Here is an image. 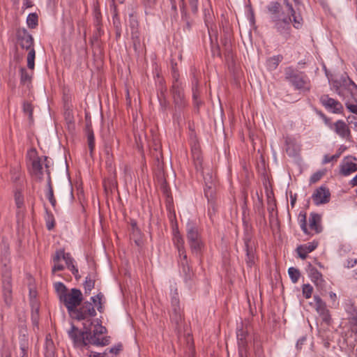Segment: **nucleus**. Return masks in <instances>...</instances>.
I'll list each match as a JSON object with an SVG mask.
<instances>
[{
    "label": "nucleus",
    "mask_w": 357,
    "mask_h": 357,
    "mask_svg": "<svg viewBox=\"0 0 357 357\" xmlns=\"http://www.w3.org/2000/svg\"><path fill=\"white\" fill-rule=\"evenodd\" d=\"M83 326L84 331L79 330L73 324L70 329L68 331V336L75 347H82L89 344L103 346L107 344V339L102 336L106 328L98 321L94 325L93 334L91 332V326L87 323H83Z\"/></svg>",
    "instance_id": "obj_1"
},
{
    "label": "nucleus",
    "mask_w": 357,
    "mask_h": 357,
    "mask_svg": "<svg viewBox=\"0 0 357 357\" xmlns=\"http://www.w3.org/2000/svg\"><path fill=\"white\" fill-rule=\"evenodd\" d=\"M91 301H86L83 303L82 307L75 311V317L78 320H84V323H87L89 326L93 324L91 318L96 315L95 307L98 312L103 311L104 295L100 292L96 296L91 297Z\"/></svg>",
    "instance_id": "obj_2"
},
{
    "label": "nucleus",
    "mask_w": 357,
    "mask_h": 357,
    "mask_svg": "<svg viewBox=\"0 0 357 357\" xmlns=\"http://www.w3.org/2000/svg\"><path fill=\"white\" fill-rule=\"evenodd\" d=\"M17 45L22 49L29 51L27 56V67L33 70L35 66L36 52L32 36L24 28H20L16 31Z\"/></svg>",
    "instance_id": "obj_3"
},
{
    "label": "nucleus",
    "mask_w": 357,
    "mask_h": 357,
    "mask_svg": "<svg viewBox=\"0 0 357 357\" xmlns=\"http://www.w3.org/2000/svg\"><path fill=\"white\" fill-rule=\"evenodd\" d=\"M285 79L294 88L301 93H307L311 88L310 80L303 72H300L292 67L284 70Z\"/></svg>",
    "instance_id": "obj_4"
},
{
    "label": "nucleus",
    "mask_w": 357,
    "mask_h": 357,
    "mask_svg": "<svg viewBox=\"0 0 357 357\" xmlns=\"http://www.w3.org/2000/svg\"><path fill=\"white\" fill-rule=\"evenodd\" d=\"M30 165V172L37 179L41 180L43 176L44 166L47 168V165L44 164L47 160L46 157H38L35 149H31L28 153Z\"/></svg>",
    "instance_id": "obj_5"
},
{
    "label": "nucleus",
    "mask_w": 357,
    "mask_h": 357,
    "mask_svg": "<svg viewBox=\"0 0 357 357\" xmlns=\"http://www.w3.org/2000/svg\"><path fill=\"white\" fill-rule=\"evenodd\" d=\"M82 299L81 291L73 288L70 291H68L65 295H63L60 301L63 303L69 312H75V309L80 305Z\"/></svg>",
    "instance_id": "obj_6"
},
{
    "label": "nucleus",
    "mask_w": 357,
    "mask_h": 357,
    "mask_svg": "<svg viewBox=\"0 0 357 357\" xmlns=\"http://www.w3.org/2000/svg\"><path fill=\"white\" fill-rule=\"evenodd\" d=\"M291 17L292 16L290 13L285 14L284 11L280 12L278 15L272 16V20L275 23L277 31L286 38L290 35V23L293 22Z\"/></svg>",
    "instance_id": "obj_7"
},
{
    "label": "nucleus",
    "mask_w": 357,
    "mask_h": 357,
    "mask_svg": "<svg viewBox=\"0 0 357 357\" xmlns=\"http://www.w3.org/2000/svg\"><path fill=\"white\" fill-rule=\"evenodd\" d=\"M187 237L191 249L195 252L201 250L202 242L197 227L192 222L187 223Z\"/></svg>",
    "instance_id": "obj_8"
},
{
    "label": "nucleus",
    "mask_w": 357,
    "mask_h": 357,
    "mask_svg": "<svg viewBox=\"0 0 357 357\" xmlns=\"http://www.w3.org/2000/svg\"><path fill=\"white\" fill-rule=\"evenodd\" d=\"M238 345V352L241 357H247L248 344L251 341V336L248 334L247 328H238L236 332Z\"/></svg>",
    "instance_id": "obj_9"
},
{
    "label": "nucleus",
    "mask_w": 357,
    "mask_h": 357,
    "mask_svg": "<svg viewBox=\"0 0 357 357\" xmlns=\"http://www.w3.org/2000/svg\"><path fill=\"white\" fill-rule=\"evenodd\" d=\"M357 158L352 155L345 156L339 165V174L348 176L357 171Z\"/></svg>",
    "instance_id": "obj_10"
},
{
    "label": "nucleus",
    "mask_w": 357,
    "mask_h": 357,
    "mask_svg": "<svg viewBox=\"0 0 357 357\" xmlns=\"http://www.w3.org/2000/svg\"><path fill=\"white\" fill-rule=\"evenodd\" d=\"M320 102L328 111L332 113L341 114L342 112V105L339 101L329 97L328 95L321 96Z\"/></svg>",
    "instance_id": "obj_11"
},
{
    "label": "nucleus",
    "mask_w": 357,
    "mask_h": 357,
    "mask_svg": "<svg viewBox=\"0 0 357 357\" xmlns=\"http://www.w3.org/2000/svg\"><path fill=\"white\" fill-rule=\"evenodd\" d=\"M312 198L315 205L326 204L330 201V190L325 186H321L315 190Z\"/></svg>",
    "instance_id": "obj_12"
},
{
    "label": "nucleus",
    "mask_w": 357,
    "mask_h": 357,
    "mask_svg": "<svg viewBox=\"0 0 357 357\" xmlns=\"http://www.w3.org/2000/svg\"><path fill=\"white\" fill-rule=\"evenodd\" d=\"M172 93L174 103L178 107H183L185 105V94L181 82L172 84Z\"/></svg>",
    "instance_id": "obj_13"
},
{
    "label": "nucleus",
    "mask_w": 357,
    "mask_h": 357,
    "mask_svg": "<svg viewBox=\"0 0 357 357\" xmlns=\"http://www.w3.org/2000/svg\"><path fill=\"white\" fill-rule=\"evenodd\" d=\"M333 129L335 133L342 139L351 140V135L347 124L342 120H338L333 124Z\"/></svg>",
    "instance_id": "obj_14"
},
{
    "label": "nucleus",
    "mask_w": 357,
    "mask_h": 357,
    "mask_svg": "<svg viewBox=\"0 0 357 357\" xmlns=\"http://www.w3.org/2000/svg\"><path fill=\"white\" fill-rule=\"evenodd\" d=\"M245 252H246V263L251 266L255 261V251L254 243L251 241V238L247 235L244 238Z\"/></svg>",
    "instance_id": "obj_15"
},
{
    "label": "nucleus",
    "mask_w": 357,
    "mask_h": 357,
    "mask_svg": "<svg viewBox=\"0 0 357 357\" xmlns=\"http://www.w3.org/2000/svg\"><path fill=\"white\" fill-rule=\"evenodd\" d=\"M284 4L286 6V11L288 13H290L293 18V26L294 28L298 29L301 28L303 25V18L301 15H296L295 10L294 9L292 5L289 3L288 0L283 1Z\"/></svg>",
    "instance_id": "obj_16"
},
{
    "label": "nucleus",
    "mask_w": 357,
    "mask_h": 357,
    "mask_svg": "<svg viewBox=\"0 0 357 357\" xmlns=\"http://www.w3.org/2000/svg\"><path fill=\"white\" fill-rule=\"evenodd\" d=\"M172 305L173 307V311L170 315L171 319L172 321H174L176 324H179V323L182 321L183 314L179 305V301L177 298H172Z\"/></svg>",
    "instance_id": "obj_17"
},
{
    "label": "nucleus",
    "mask_w": 357,
    "mask_h": 357,
    "mask_svg": "<svg viewBox=\"0 0 357 357\" xmlns=\"http://www.w3.org/2000/svg\"><path fill=\"white\" fill-rule=\"evenodd\" d=\"M318 246V243L315 241L310 242L304 245H299L296 250L299 257L303 259H306L307 255L314 251Z\"/></svg>",
    "instance_id": "obj_18"
},
{
    "label": "nucleus",
    "mask_w": 357,
    "mask_h": 357,
    "mask_svg": "<svg viewBox=\"0 0 357 357\" xmlns=\"http://www.w3.org/2000/svg\"><path fill=\"white\" fill-rule=\"evenodd\" d=\"M64 256V250H56L54 255L52 257V261L54 265L52 266V271L53 273L56 271H62L64 268L63 265L61 263V260L63 259V257Z\"/></svg>",
    "instance_id": "obj_19"
},
{
    "label": "nucleus",
    "mask_w": 357,
    "mask_h": 357,
    "mask_svg": "<svg viewBox=\"0 0 357 357\" xmlns=\"http://www.w3.org/2000/svg\"><path fill=\"white\" fill-rule=\"evenodd\" d=\"M321 218L319 214L311 213L309 218L310 229L315 233H320L322 230L321 225Z\"/></svg>",
    "instance_id": "obj_20"
},
{
    "label": "nucleus",
    "mask_w": 357,
    "mask_h": 357,
    "mask_svg": "<svg viewBox=\"0 0 357 357\" xmlns=\"http://www.w3.org/2000/svg\"><path fill=\"white\" fill-rule=\"evenodd\" d=\"M285 144L286 152L289 155L293 156L298 154L300 151V146L295 139L287 137L285 139Z\"/></svg>",
    "instance_id": "obj_21"
},
{
    "label": "nucleus",
    "mask_w": 357,
    "mask_h": 357,
    "mask_svg": "<svg viewBox=\"0 0 357 357\" xmlns=\"http://www.w3.org/2000/svg\"><path fill=\"white\" fill-rule=\"evenodd\" d=\"M129 26L131 29V36L134 45L136 46L137 43H139V32L138 29V22L134 19L132 15L130 16Z\"/></svg>",
    "instance_id": "obj_22"
},
{
    "label": "nucleus",
    "mask_w": 357,
    "mask_h": 357,
    "mask_svg": "<svg viewBox=\"0 0 357 357\" xmlns=\"http://www.w3.org/2000/svg\"><path fill=\"white\" fill-rule=\"evenodd\" d=\"M44 349V354L45 357H54V342L50 335L46 336Z\"/></svg>",
    "instance_id": "obj_23"
},
{
    "label": "nucleus",
    "mask_w": 357,
    "mask_h": 357,
    "mask_svg": "<svg viewBox=\"0 0 357 357\" xmlns=\"http://www.w3.org/2000/svg\"><path fill=\"white\" fill-rule=\"evenodd\" d=\"M62 260L65 261L68 268L72 273L76 276L78 274V269L74 265V259L71 257L70 255L64 252V256Z\"/></svg>",
    "instance_id": "obj_24"
},
{
    "label": "nucleus",
    "mask_w": 357,
    "mask_h": 357,
    "mask_svg": "<svg viewBox=\"0 0 357 357\" xmlns=\"http://www.w3.org/2000/svg\"><path fill=\"white\" fill-rule=\"evenodd\" d=\"M282 56L280 55L274 56L269 58L266 61V66L269 70H274L277 68L279 63L282 61Z\"/></svg>",
    "instance_id": "obj_25"
},
{
    "label": "nucleus",
    "mask_w": 357,
    "mask_h": 357,
    "mask_svg": "<svg viewBox=\"0 0 357 357\" xmlns=\"http://www.w3.org/2000/svg\"><path fill=\"white\" fill-rule=\"evenodd\" d=\"M316 310L317 311L322 315L327 314L328 310L326 309V306L325 303L317 296L314 297Z\"/></svg>",
    "instance_id": "obj_26"
},
{
    "label": "nucleus",
    "mask_w": 357,
    "mask_h": 357,
    "mask_svg": "<svg viewBox=\"0 0 357 357\" xmlns=\"http://www.w3.org/2000/svg\"><path fill=\"white\" fill-rule=\"evenodd\" d=\"M345 310L349 314V319H351L352 322L356 324L357 326V309L352 304L349 303L347 305Z\"/></svg>",
    "instance_id": "obj_27"
},
{
    "label": "nucleus",
    "mask_w": 357,
    "mask_h": 357,
    "mask_svg": "<svg viewBox=\"0 0 357 357\" xmlns=\"http://www.w3.org/2000/svg\"><path fill=\"white\" fill-rule=\"evenodd\" d=\"M46 172H47V174H48V181H47V186H48V189H47V198L49 199L50 204H52V206L53 207H54L56 206V199L54 197V192H53V189H52V185H51V180H50V172H48V170L47 169Z\"/></svg>",
    "instance_id": "obj_28"
},
{
    "label": "nucleus",
    "mask_w": 357,
    "mask_h": 357,
    "mask_svg": "<svg viewBox=\"0 0 357 357\" xmlns=\"http://www.w3.org/2000/svg\"><path fill=\"white\" fill-rule=\"evenodd\" d=\"M94 285L95 281L90 276H87L84 283L85 294H90L91 290L94 288Z\"/></svg>",
    "instance_id": "obj_29"
},
{
    "label": "nucleus",
    "mask_w": 357,
    "mask_h": 357,
    "mask_svg": "<svg viewBox=\"0 0 357 357\" xmlns=\"http://www.w3.org/2000/svg\"><path fill=\"white\" fill-rule=\"evenodd\" d=\"M54 286L60 300L62 298V296L65 295L68 291L67 288L63 283L60 282L54 283Z\"/></svg>",
    "instance_id": "obj_30"
},
{
    "label": "nucleus",
    "mask_w": 357,
    "mask_h": 357,
    "mask_svg": "<svg viewBox=\"0 0 357 357\" xmlns=\"http://www.w3.org/2000/svg\"><path fill=\"white\" fill-rule=\"evenodd\" d=\"M268 12L272 16H275L280 14V4L278 2H271L268 6Z\"/></svg>",
    "instance_id": "obj_31"
},
{
    "label": "nucleus",
    "mask_w": 357,
    "mask_h": 357,
    "mask_svg": "<svg viewBox=\"0 0 357 357\" xmlns=\"http://www.w3.org/2000/svg\"><path fill=\"white\" fill-rule=\"evenodd\" d=\"M344 85L353 96H357V85L351 79L344 80Z\"/></svg>",
    "instance_id": "obj_32"
},
{
    "label": "nucleus",
    "mask_w": 357,
    "mask_h": 357,
    "mask_svg": "<svg viewBox=\"0 0 357 357\" xmlns=\"http://www.w3.org/2000/svg\"><path fill=\"white\" fill-rule=\"evenodd\" d=\"M288 273H289V275L291 281L294 283H296L298 282V280L300 278V272L297 268H296L294 267H290L288 269Z\"/></svg>",
    "instance_id": "obj_33"
},
{
    "label": "nucleus",
    "mask_w": 357,
    "mask_h": 357,
    "mask_svg": "<svg viewBox=\"0 0 357 357\" xmlns=\"http://www.w3.org/2000/svg\"><path fill=\"white\" fill-rule=\"evenodd\" d=\"M173 241L177 248L179 247H183L184 241L178 231H174Z\"/></svg>",
    "instance_id": "obj_34"
},
{
    "label": "nucleus",
    "mask_w": 357,
    "mask_h": 357,
    "mask_svg": "<svg viewBox=\"0 0 357 357\" xmlns=\"http://www.w3.org/2000/svg\"><path fill=\"white\" fill-rule=\"evenodd\" d=\"M27 24L31 28H34L38 24V17L36 14H29L26 19Z\"/></svg>",
    "instance_id": "obj_35"
},
{
    "label": "nucleus",
    "mask_w": 357,
    "mask_h": 357,
    "mask_svg": "<svg viewBox=\"0 0 357 357\" xmlns=\"http://www.w3.org/2000/svg\"><path fill=\"white\" fill-rule=\"evenodd\" d=\"M302 291H303V296L305 298H310L312 296L313 288L310 284H303V286Z\"/></svg>",
    "instance_id": "obj_36"
},
{
    "label": "nucleus",
    "mask_w": 357,
    "mask_h": 357,
    "mask_svg": "<svg viewBox=\"0 0 357 357\" xmlns=\"http://www.w3.org/2000/svg\"><path fill=\"white\" fill-rule=\"evenodd\" d=\"M192 154L193 159L196 160V165L197 164H201V156L199 150V148L195 144L192 147Z\"/></svg>",
    "instance_id": "obj_37"
},
{
    "label": "nucleus",
    "mask_w": 357,
    "mask_h": 357,
    "mask_svg": "<svg viewBox=\"0 0 357 357\" xmlns=\"http://www.w3.org/2000/svg\"><path fill=\"white\" fill-rule=\"evenodd\" d=\"M177 250L179 257L181 259V262L182 265L184 266L185 264H187V255L184 247H179L177 248Z\"/></svg>",
    "instance_id": "obj_38"
},
{
    "label": "nucleus",
    "mask_w": 357,
    "mask_h": 357,
    "mask_svg": "<svg viewBox=\"0 0 357 357\" xmlns=\"http://www.w3.org/2000/svg\"><path fill=\"white\" fill-rule=\"evenodd\" d=\"M15 200L17 207L20 209L24 204V197L20 192H16L15 195Z\"/></svg>",
    "instance_id": "obj_39"
},
{
    "label": "nucleus",
    "mask_w": 357,
    "mask_h": 357,
    "mask_svg": "<svg viewBox=\"0 0 357 357\" xmlns=\"http://www.w3.org/2000/svg\"><path fill=\"white\" fill-rule=\"evenodd\" d=\"M20 76H21V82L23 83L29 82L31 79V75L26 71V70L24 68H21V70H20Z\"/></svg>",
    "instance_id": "obj_40"
},
{
    "label": "nucleus",
    "mask_w": 357,
    "mask_h": 357,
    "mask_svg": "<svg viewBox=\"0 0 357 357\" xmlns=\"http://www.w3.org/2000/svg\"><path fill=\"white\" fill-rule=\"evenodd\" d=\"M340 154L341 153L340 152L339 153L335 154L333 155H325L324 156L322 163L327 164L333 160H336L340 156Z\"/></svg>",
    "instance_id": "obj_41"
},
{
    "label": "nucleus",
    "mask_w": 357,
    "mask_h": 357,
    "mask_svg": "<svg viewBox=\"0 0 357 357\" xmlns=\"http://www.w3.org/2000/svg\"><path fill=\"white\" fill-rule=\"evenodd\" d=\"M300 226L303 231L305 234H310V233L308 231L307 228V224H306V216L305 215H303L302 216H300Z\"/></svg>",
    "instance_id": "obj_42"
},
{
    "label": "nucleus",
    "mask_w": 357,
    "mask_h": 357,
    "mask_svg": "<svg viewBox=\"0 0 357 357\" xmlns=\"http://www.w3.org/2000/svg\"><path fill=\"white\" fill-rule=\"evenodd\" d=\"M121 350V346H115L112 348L107 349L105 351L108 353L109 357H114Z\"/></svg>",
    "instance_id": "obj_43"
},
{
    "label": "nucleus",
    "mask_w": 357,
    "mask_h": 357,
    "mask_svg": "<svg viewBox=\"0 0 357 357\" xmlns=\"http://www.w3.org/2000/svg\"><path fill=\"white\" fill-rule=\"evenodd\" d=\"M310 275L313 281H318L321 279V274L315 268L310 269Z\"/></svg>",
    "instance_id": "obj_44"
},
{
    "label": "nucleus",
    "mask_w": 357,
    "mask_h": 357,
    "mask_svg": "<svg viewBox=\"0 0 357 357\" xmlns=\"http://www.w3.org/2000/svg\"><path fill=\"white\" fill-rule=\"evenodd\" d=\"M20 357H29V351H28V345L26 343L21 344L20 346Z\"/></svg>",
    "instance_id": "obj_45"
},
{
    "label": "nucleus",
    "mask_w": 357,
    "mask_h": 357,
    "mask_svg": "<svg viewBox=\"0 0 357 357\" xmlns=\"http://www.w3.org/2000/svg\"><path fill=\"white\" fill-rule=\"evenodd\" d=\"M23 110L25 114H28L29 118L32 116V106L30 103L25 102L23 105Z\"/></svg>",
    "instance_id": "obj_46"
},
{
    "label": "nucleus",
    "mask_w": 357,
    "mask_h": 357,
    "mask_svg": "<svg viewBox=\"0 0 357 357\" xmlns=\"http://www.w3.org/2000/svg\"><path fill=\"white\" fill-rule=\"evenodd\" d=\"M322 176H323V174L319 172L313 174L310 178V183H314L317 182L318 181H319L321 179Z\"/></svg>",
    "instance_id": "obj_47"
},
{
    "label": "nucleus",
    "mask_w": 357,
    "mask_h": 357,
    "mask_svg": "<svg viewBox=\"0 0 357 357\" xmlns=\"http://www.w3.org/2000/svg\"><path fill=\"white\" fill-rule=\"evenodd\" d=\"M346 107L349 109V112L357 114V104L347 102Z\"/></svg>",
    "instance_id": "obj_48"
},
{
    "label": "nucleus",
    "mask_w": 357,
    "mask_h": 357,
    "mask_svg": "<svg viewBox=\"0 0 357 357\" xmlns=\"http://www.w3.org/2000/svg\"><path fill=\"white\" fill-rule=\"evenodd\" d=\"M191 10L193 13H197L198 10V0H189Z\"/></svg>",
    "instance_id": "obj_49"
},
{
    "label": "nucleus",
    "mask_w": 357,
    "mask_h": 357,
    "mask_svg": "<svg viewBox=\"0 0 357 357\" xmlns=\"http://www.w3.org/2000/svg\"><path fill=\"white\" fill-rule=\"evenodd\" d=\"M88 141H89V147L91 152L94 148V137H93V134H91L89 135Z\"/></svg>",
    "instance_id": "obj_50"
},
{
    "label": "nucleus",
    "mask_w": 357,
    "mask_h": 357,
    "mask_svg": "<svg viewBox=\"0 0 357 357\" xmlns=\"http://www.w3.org/2000/svg\"><path fill=\"white\" fill-rule=\"evenodd\" d=\"M357 264V259H349L347 261L345 266L347 268H352Z\"/></svg>",
    "instance_id": "obj_51"
},
{
    "label": "nucleus",
    "mask_w": 357,
    "mask_h": 357,
    "mask_svg": "<svg viewBox=\"0 0 357 357\" xmlns=\"http://www.w3.org/2000/svg\"><path fill=\"white\" fill-rule=\"evenodd\" d=\"M89 357H109L108 353L107 351H105L104 353H97V352H92Z\"/></svg>",
    "instance_id": "obj_52"
},
{
    "label": "nucleus",
    "mask_w": 357,
    "mask_h": 357,
    "mask_svg": "<svg viewBox=\"0 0 357 357\" xmlns=\"http://www.w3.org/2000/svg\"><path fill=\"white\" fill-rule=\"evenodd\" d=\"M10 293H11V289H10V287L8 286L7 287H5V296H6L5 300L7 303H10Z\"/></svg>",
    "instance_id": "obj_53"
},
{
    "label": "nucleus",
    "mask_w": 357,
    "mask_h": 357,
    "mask_svg": "<svg viewBox=\"0 0 357 357\" xmlns=\"http://www.w3.org/2000/svg\"><path fill=\"white\" fill-rule=\"evenodd\" d=\"M211 52L213 56H218L219 57H221V54L218 47H215L213 45L211 48Z\"/></svg>",
    "instance_id": "obj_54"
},
{
    "label": "nucleus",
    "mask_w": 357,
    "mask_h": 357,
    "mask_svg": "<svg viewBox=\"0 0 357 357\" xmlns=\"http://www.w3.org/2000/svg\"><path fill=\"white\" fill-rule=\"evenodd\" d=\"M172 79H173V84H175L176 82H181L178 79V74L176 70H173L172 72Z\"/></svg>",
    "instance_id": "obj_55"
},
{
    "label": "nucleus",
    "mask_w": 357,
    "mask_h": 357,
    "mask_svg": "<svg viewBox=\"0 0 357 357\" xmlns=\"http://www.w3.org/2000/svg\"><path fill=\"white\" fill-rule=\"evenodd\" d=\"M349 185L351 186H357V174L349 181ZM357 195V189L356 190Z\"/></svg>",
    "instance_id": "obj_56"
},
{
    "label": "nucleus",
    "mask_w": 357,
    "mask_h": 357,
    "mask_svg": "<svg viewBox=\"0 0 357 357\" xmlns=\"http://www.w3.org/2000/svg\"><path fill=\"white\" fill-rule=\"evenodd\" d=\"M306 338L305 337H301L300 338L298 341H297V343H296V347L298 349L301 348V345L304 343V342L305 341Z\"/></svg>",
    "instance_id": "obj_57"
},
{
    "label": "nucleus",
    "mask_w": 357,
    "mask_h": 357,
    "mask_svg": "<svg viewBox=\"0 0 357 357\" xmlns=\"http://www.w3.org/2000/svg\"><path fill=\"white\" fill-rule=\"evenodd\" d=\"M160 105L162 107L166 108L167 107V101L165 98H164L163 100H162L161 97L158 96Z\"/></svg>",
    "instance_id": "obj_58"
},
{
    "label": "nucleus",
    "mask_w": 357,
    "mask_h": 357,
    "mask_svg": "<svg viewBox=\"0 0 357 357\" xmlns=\"http://www.w3.org/2000/svg\"><path fill=\"white\" fill-rule=\"evenodd\" d=\"M329 296L331 298V299L333 301V302H335L336 300H337V296H336V294H335L334 292H330L329 293Z\"/></svg>",
    "instance_id": "obj_59"
},
{
    "label": "nucleus",
    "mask_w": 357,
    "mask_h": 357,
    "mask_svg": "<svg viewBox=\"0 0 357 357\" xmlns=\"http://www.w3.org/2000/svg\"><path fill=\"white\" fill-rule=\"evenodd\" d=\"M47 229H48L49 230H51V229H52V228L53 227V225H52V224H49V223H48V224L47 225Z\"/></svg>",
    "instance_id": "obj_60"
},
{
    "label": "nucleus",
    "mask_w": 357,
    "mask_h": 357,
    "mask_svg": "<svg viewBox=\"0 0 357 357\" xmlns=\"http://www.w3.org/2000/svg\"><path fill=\"white\" fill-rule=\"evenodd\" d=\"M354 126H355V129L357 130V122H356V123H354Z\"/></svg>",
    "instance_id": "obj_61"
},
{
    "label": "nucleus",
    "mask_w": 357,
    "mask_h": 357,
    "mask_svg": "<svg viewBox=\"0 0 357 357\" xmlns=\"http://www.w3.org/2000/svg\"><path fill=\"white\" fill-rule=\"evenodd\" d=\"M294 1L296 3H298L299 1L298 0H294Z\"/></svg>",
    "instance_id": "obj_62"
},
{
    "label": "nucleus",
    "mask_w": 357,
    "mask_h": 357,
    "mask_svg": "<svg viewBox=\"0 0 357 357\" xmlns=\"http://www.w3.org/2000/svg\"><path fill=\"white\" fill-rule=\"evenodd\" d=\"M172 8H173L174 10H176V6H174H174H172Z\"/></svg>",
    "instance_id": "obj_63"
},
{
    "label": "nucleus",
    "mask_w": 357,
    "mask_h": 357,
    "mask_svg": "<svg viewBox=\"0 0 357 357\" xmlns=\"http://www.w3.org/2000/svg\"><path fill=\"white\" fill-rule=\"evenodd\" d=\"M260 352H261V351H259V350L257 351V354H258V355H259V354H260Z\"/></svg>",
    "instance_id": "obj_64"
}]
</instances>
